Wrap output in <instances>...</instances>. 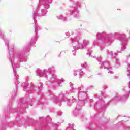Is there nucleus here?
I'll use <instances>...</instances> for the list:
<instances>
[{
  "mask_svg": "<svg viewBox=\"0 0 130 130\" xmlns=\"http://www.w3.org/2000/svg\"><path fill=\"white\" fill-rule=\"evenodd\" d=\"M5 44H6V45H8L9 44V42L8 41H6L5 42Z\"/></svg>",
  "mask_w": 130,
  "mask_h": 130,
  "instance_id": "obj_18",
  "label": "nucleus"
},
{
  "mask_svg": "<svg viewBox=\"0 0 130 130\" xmlns=\"http://www.w3.org/2000/svg\"><path fill=\"white\" fill-rule=\"evenodd\" d=\"M101 36V33L98 34V37H100Z\"/></svg>",
  "mask_w": 130,
  "mask_h": 130,
  "instance_id": "obj_14",
  "label": "nucleus"
},
{
  "mask_svg": "<svg viewBox=\"0 0 130 130\" xmlns=\"http://www.w3.org/2000/svg\"><path fill=\"white\" fill-rule=\"evenodd\" d=\"M102 67H105V68H106V69H108V67H109V63H108V62H104L102 64Z\"/></svg>",
  "mask_w": 130,
  "mask_h": 130,
  "instance_id": "obj_1",
  "label": "nucleus"
},
{
  "mask_svg": "<svg viewBox=\"0 0 130 130\" xmlns=\"http://www.w3.org/2000/svg\"><path fill=\"white\" fill-rule=\"evenodd\" d=\"M73 14L75 17H79V12L77 10H75L73 12Z\"/></svg>",
  "mask_w": 130,
  "mask_h": 130,
  "instance_id": "obj_3",
  "label": "nucleus"
},
{
  "mask_svg": "<svg viewBox=\"0 0 130 130\" xmlns=\"http://www.w3.org/2000/svg\"><path fill=\"white\" fill-rule=\"evenodd\" d=\"M49 70L50 71V73L51 74L52 73V71H51V68H50Z\"/></svg>",
  "mask_w": 130,
  "mask_h": 130,
  "instance_id": "obj_20",
  "label": "nucleus"
},
{
  "mask_svg": "<svg viewBox=\"0 0 130 130\" xmlns=\"http://www.w3.org/2000/svg\"><path fill=\"white\" fill-rule=\"evenodd\" d=\"M125 48H126V47H125V46H122V49H125Z\"/></svg>",
  "mask_w": 130,
  "mask_h": 130,
  "instance_id": "obj_19",
  "label": "nucleus"
},
{
  "mask_svg": "<svg viewBox=\"0 0 130 130\" xmlns=\"http://www.w3.org/2000/svg\"><path fill=\"white\" fill-rule=\"evenodd\" d=\"M88 52H92V50L88 51Z\"/></svg>",
  "mask_w": 130,
  "mask_h": 130,
  "instance_id": "obj_24",
  "label": "nucleus"
},
{
  "mask_svg": "<svg viewBox=\"0 0 130 130\" xmlns=\"http://www.w3.org/2000/svg\"><path fill=\"white\" fill-rule=\"evenodd\" d=\"M37 72L38 73H40L39 76H40L41 77H42V76H44V75H43V73H42V71H41L40 70H37Z\"/></svg>",
  "mask_w": 130,
  "mask_h": 130,
  "instance_id": "obj_5",
  "label": "nucleus"
},
{
  "mask_svg": "<svg viewBox=\"0 0 130 130\" xmlns=\"http://www.w3.org/2000/svg\"><path fill=\"white\" fill-rule=\"evenodd\" d=\"M117 100H119V98H117Z\"/></svg>",
  "mask_w": 130,
  "mask_h": 130,
  "instance_id": "obj_26",
  "label": "nucleus"
},
{
  "mask_svg": "<svg viewBox=\"0 0 130 130\" xmlns=\"http://www.w3.org/2000/svg\"><path fill=\"white\" fill-rule=\"evenodd\" d=\"M81 67L82 68H87V63L84 62L81 64Z\"/></svg>",
  "mask_w": 130,
  "mask_h": 130,
  "instance_id": "obj_6",
  "label": "nucleus"
},
{
  "mask_svg": "<svg viewBox=\"0 0 130 130\" xmlns=\"http://www.w3.org/2000/svg\"><path fill=\"white\" fill-rule=\"evenodd\" d=\"M78 104H80V102L78 103Z\"/></svg>",
  "mask_w": 130,
  "mask_h": 130,
  "instance_id": "obj_31",
  "label": "nucleus"
},
{
  "mask_svg": "<svg viewBox=\"0 0 130 130\" xmlns=\"http://www.w3.org/2000/svg\"><path fill=\"white\" fill-rule=\"evenodd\" d=\"M37 31H38V28L36 27V28H35V32H37Z\"/></svg>",
  "mask_w": 130,
  "mask_h": 130,
  "instance_id": "obj_16",
  "label": "nucleus"
},
{
  "mask_svg": "<svg viewBox=\"0 0 130 130\" xmlns=\"http://www.w3.org/2000/svg\"><path fill=\"white\" fill-rule=\"evenodd\" d=\"M58 19H61L62 18V15H59L57 16Z\"/></svg>",
  "mask_w": 130,
  "mask_h": 130,
  "instance_id": "obj_12",
  "label": "nucleus"
},
{
  "mask_svg": "<svg viewBox=\"0 0 130 130\" xmlns=\"http://www.w3.org/2000/svg\"><path fill=\"white\" fill-rule=\"evenodd\" d=\"M12 67H13V72L15 73V68H18L17 66V64H14L13 63H12Z\"/></svg>",
  "mask_w": 130,
  "mask_h": 130,
  "instance_id": "obj_4",
  "label": "nucleus"
},
{
  "mask_svg": "<svg viewBox=\"0 0 130 130\" xmlns=\"http://www.w3.org/2000/svg\"><path fill=\"white\" fill-rule=\"evenodd\" d=\"M91 57H92V58H95V57H94L93 56H91Z\"/></svg>",
  "mask_w": 130,
  "mask_h": 130,
  "instance_id": "obj_23",
  "label": "nucleus"
},
{
  "mask_svg": "<svg viewBox=\"0 0 130 130\" xmlns=\"http://www.w3.org/2000/svg\"><path fill=\"white\" fill-rule=\"evenodd\" d=\"M52 71H53V69H52Z\"/></svg>",
  "mask_w": 130,
  "mask_h": 130,
  "instance_id": "obj_33",
  "label": "nucleus"
},
{
  "mask_svg": "<svg viewBox=\"0 0 130 130\" xmlns=\"http://www.w3.org/2000/svg\"><path fill=\"white\" fill-rule=\"evenodd\" d=\"M72 42H74V41H77V39H75V38H73V39H72Z\"/></svg>",
  "mask_w": 130,
  "mask_h": 130,
  "instance_id": "obj_13",
  "label": "nucleus"
},
{
  "mask_svg": "<svg viewBox=\"0 0 130 130\" xmlns=\"http://www.w3.org/2000/svg\"><path fill=\"white\" fill-rule=\"evenodd\" d=\"M34 20L35 22V16H34Z\"/></svg>",
  "mask_w": 130,
  "mask_h": 130,
  "instance_id": "obj_22",
  "label": "nucleus"
},
{
  "mask_svg": "<svg viewBox=\"0 0 130 130\" xmlns=\"http://www.w3.org/2000/svg\"><path fill=\"white\" fill-rule=\"evenodd\" d=\"M76 109H77V110H81V106H79V105H77L76 107Z\"/></svg>",
  "mask_w": 130,
  "mask_h": 130,
  "instance_id": "obj_7",
  "label": "nucleus"
},
{
  "mask_svg": "<svg viewBox=\"0 0 130 130\" xmlns=\"http://www.w3.org/2000/svg\"><path fill=\"white\" fill-rule=\"evenodd\" d=\"M48 8H49V7H48L47 8V9H48Z\"/></svg>",
  "mask_w": 130,
  "mask_h": 130,
  "instance_id": "obj_32",
  "label": "nucleus"
},
{
  "mask_svg": "<svg viewBox=\"0 0 130 130\" xmlns=\"http://www.w3.org/2000/svg\"><path fill=\"white\" fill-rule=\"evenodd\" d=\"M89 44V41L87 40H83V43L82 44V46H87Z\"/></svg>",
  "mask_w": 130,
  "mask_h": 130,
  "instance_id": "obj_2",
  "label": "nucleus"
},
{
  "mask_svg": "<svg viewBox=\"0 0 130 130\" xmlns=\"http://www.w3.org/2000/svg\"><path fill=\"white\" fill-rule=\"evenodd\" d=\"M74 75L76 76V72H74Z\"/></svg>",
  "mask_w": 130,
  "mask_h": 130,
  "instance_id": "obj_27",
  "label": "nucleus"
},
{
  "mask_svg": "<svg viewBox=\"0 0 130 130\" xmlns=\"http://www.w3.org/2000/svg\"><path fill=\"white\" fill-rule=\"evenodd\" d=\"M42 12L43 15H46V14L47 13V11L46 10L43 9L42 10Z\"/></svg>",
  "mask_w": 130,
  "mask_h": 130,
  "instance_id": "obj_8",
  "label": "nucleus"
},
{
  "mask_svg": "<svg viewBox=\"0 0 130 130\" xmlns=\"http://www.w3.org/2000/svg\"><path fill=\"white\" fill-rule=\"evenodd\" d=\"M87 54H89V53H87Z\"/></svg>",
  "mask_w": 130,
  "mask_h": 130,
  "instance_id": "obj_30",
  "label": "nucleus"
},
{
  "mask_svg": "<svg viewBox=\"0 0 130 130\" xmlns=\"http://www.w3.org/2000/svg\"><path fill=\"white\" fill-rule=\"evenodd\" d=\"M66 35H70V33H69V32H67V33L66 34Z\"/></svg>",
  "mask_w": 130,
  "mask_h": 130,
  "instance_id": "obj_21",
  "label": "nucleus"
},
{
  "mask_svg": "<svg viewBox=\"0 0 130 130\" xmlns=\"http://www.w3.org/2000/svg\"><path fill=\"white\" fill-rule=\"evenodd\" d=\"M62 82H63V79H61Z\"/></svg>",
  "mask_w": 130,
  "mask_h": 130,
  "instance_id": "obj_25",
  "label": "nucleus"
},
{
  "mask_svg": "<svg viewBox=\"0 0 130 130\" xmlns=\"http://www.w3.org/2000/svg\"><path fill=\"white\" fill-rule=\"evenodd\" d=\"M83 75H84V72H80V76H83Z\"/></svg>",
  "mask_w": 130,
  "mask_h": 130,
  "instance_id": "obj_15",
  "label": "nucleus"
},
{
  "mask_svg": "<svg viewBox=\"0 0 130 130\" xmlns=\"http://www.w3.org/2000/svg\"><path fill=\"white\" fill-rule=\"evenodd\" d=\"M4 36V35L3 34V32H0V38H2Z\"/></svg>",
  "mask_w": 130,
  "mask_h": 130,
  "instance_id": "obj_11",
  "label": "nucleus"
},
{
  "mask_svg": "<svg viewBox=\"0 0 130 130\" xmlns=\"http://www.w3.org/2000/svg\"><path fill=\"white\" fill-rule=\"evenodd\" d=\"M107 52L109 53V54H110V55H112V56H113V54H112V51L108 50Z\"/></svg>",
  "mask_w": 130,
  "mask_h": 130,
  "instance_id": "obj_9",
  "label": "nucleus"
},
{
  "mask_svg": "<svg viewBox=\"0 0 130 130\" xmlns=\"http://www.w3.org/2000/svg\"><path fill=\"white\" fill-rule=\"evenodd\" d=\"M72 52H73V55H75V54L76 53V51H73Z\"/></svg>",
  "mask_w": 130,
  "mask_h": 130,
  "instance_id": "obj_17",
  "label": "nucleus"
},
{
  "mask_svg": "<svg viewBox=\"0 0 130 130\" xmlns=\"http://www.w3.org/2000/svg\"><path fill=\"white\" fill-rule=\"evenodd\" d=\"M128 76H130V75H129V74H128Z\"/></svg>",
  "mask_w": 130,
  "mask_h": 130,
  "instance_id": "obj_29",
  "label": "nucleus"
},
{
  "mask_svg": "<svg viewBox=\"0 0 130 130\" xmlns=\"http://www.w3.org/2000/svg\"><path fill=\"white\" fill-rule=\"evenodd\" d=\"M89 54V56L90 57V56H91V55H90V54Z\"/></svg>",
  "mask_w": 130,
  "mask_h": 130,
  "instance_id": "obj_28",
  "label": "nucleus"
},
{
  "mask_svg": "<svg viewBox=\"0 0 130 130\" xmlns=\"http://www.w3.org/2000/svg\"><path fill=\"white\" fill-rule=\"evenodd\" d=\"M77 47H79V46H78V45H74V46H73V48H74V49H77Z\"/></svg>",
  "mask_w": 130,
  "mask_h": 130,
  "instance_id": "obj_10",
  "label": "nucleus"
}]
</instances>
